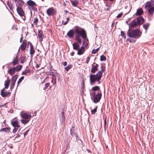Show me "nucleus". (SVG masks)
Segmentation results:
<instances>
[{"label": "nucleus", "instance_id": "obj_1", "mask_svg": "<svg viewBox=\"0 0 154 154\" xmlns=\"http://www.w3.org/2000/svg\"><path fill=\"white\" fill-rule=\"evenodd\" d=\"M103 71V67L101 66V70L99 71L96 75L91 74L90 75V81L91 85L94 84L96 82H98V84L101 83L100 80L101 79Z\"/></svg>", "mask_w": 154, "mask_h": 154}, {"label": "nucleus", "instance_id": "obj_2", "mask_svg": "<svg viewBox=\"0 0 154 154\" xmlns=\"http://www.w3.org/2000/svg\"><path fill=\"white\" fill-rule=\"evenodd\" d=\"M127 34L128 36L130 38L137 39L141 36L142 32L138 29H129L127 32Z\"/></svg>", "mask_w": 154, "mask_h": 154}, {"label": "nucleus", "instance_id": "obj_3", "mask_svg": "<svg viewBox=\"0 0 154 154\" xmlns=\"http://www.w3.org/2000/svg\"><path fill=\"white\" fill-rule=\"evenodd\" d=\"M75 32L76 35L75 39L79 43H81L82 42L80 38V36H81L83 39L87 38L86 33L84 29H82L80 31L78 29H76L75 30Z\"/></svg>", "mask_w": 154, "mask_h": 154}, {"label": "nucleus", "instance_id": "obj_4", "mask_svg": "<svg viewBox=\"0 0 154 154\" xmlns=\"http://www.w3.org/2000/svg\"><path fill=\"white\" fill-rule=\"evenodd\" d=\"M101 97L102 94L101 93H98L97 94H95V93H94L93 95V102L95 103L99 102L101 98Z\"/></svg>", "mask_w": 154, "mask_h": 154}, {"label": "nucleus", "instance_id": "obj_5", "mask_svg": "<svg viewBox=\"0 0 154 154\" xmlns=\"http://www.w3.org/2000/svg\"><path fill=\"white\" fill-rule=\"evenodd\" d=\"M129 25V29H133L136 28L138 26L137 24V23L136 20H134L130 22Z\"/></svg>", "mask_w": 154, "mask_h": 154}, {"label": "nucleus", "instance_id": "obj_6", "mask_svg": "<svg viewBox=\"0 0 154 154\" xmlns=\"http://www.w3.org/2000/svg\"><path fill=\"white\" fill-rule=\"evenodd\" d=\"M47 14L48 16H53L56 12V10L53 7L50 8L46 11Z\"/></svg>", "mask_w": 154, "mask_h": 154}, {"label": "nucleus", "instance_id": "obj_7", "mask_svg": "<svg viewBox=\"0 0 154 154\" xmlns=\"http://www.w3.org/2000/svg\"><path fill=\"white\" fill-rule=\"evenodd\" d=\"M92 68L91 70V72L93 74H94L98 70V67L99 65L94 62L91 65Z\"/></svg>", "mask_w": 154, "mask_h": 154}, {"label": "nucleus", "instance_id": "obj_8", "mask_svg": "<svg viewBox=\"0 0 154 154\" xmlns=\"http://www.w3.org/2000/svg\"><path fill=\"white\" fill-rule=\"evenodd\" d=\"M15 2H16V5L17 8L18 7H22L24 5V2L23 0H14Z\"/></svg>", "mask_w": 154, "mask_h": 154}, {"label": "nucleus", "instance_id": "obj_9", "mask_svg": "<svg viewBox=\"0 0 154 154\" xmlns=\"http://www.w3.org/2000/svg\"><path fill=\"white\" fill-rule=\"evenodd\" d=\"M136 19L137 24L139 26L144 22V19L142 16H139L137 17Z\"/></svg>", "mask_w": 154, "mask_h": 154}, {"label": "nucleus", "instance_id": "obj_10", "mask_svg": "<svg viewBox=\"0 0 154 154\" xmlns=\"http://www.w3.org/2000/svg\"><path fill=\"white\" fill-rule=\"evenodd\" d=\"M21 117L24 119L30 120L32 116L31 114L27 113H24L21 115Z\"/></svg>", "mask_w": 154, "mask_h": 154}, {"label": "nucleus", "instance_id": "obj_11", "mask_svg": "<svg viewBox=\"0 0 154 154\" xmlns=\"http://www.w3.org/2000/svg\"><path fill=\"white\" fill-rule=\"evenodd\" d=\"M17 11L18 14L21 17L24 16V12L21 7H17Z\"/></svg>", "mask_w": 154, "mask_h": 154}, {"label": "nucleus", "instance_id": "obj_12", "mask_svg": "<svg viewBox=\"0 0 154 154\" xmlns=\"http://www.w3.org/2000/svg\"><path fill=\"white\" fill-rule=\"evenodd\" d=\"M153 1V0H151L149 2H146L145 6V7L149 8L154 6V3L152 2Z\"/></svg>", "mask_w": 154, "mask_h": 154}, {"label": "nucleus", "instance_id": "obj_13", "mask_svg": "<svg viewBox=\"0 0 154 154\" xmlns=\"http://www.w3.org/2000/svg\"><path fill=\"white\" fill-rule=\"evenodd\" d=\"M37 5L36 4H35V5H32L28 6V8H29V10H30L31 11V10H32L35 11H37Z\"/></svg>", "mask_w": 154, "mask_h": 154}, {"label": "nucleus", "instance_id": "obj_14", "mask_svg": "<svg viewBox=\"0 0 154 154\" xmlns=\"http://www.w3.org/2000/svg\"><path fill=\"white\" fill-rule=\"evenodd\" d=\"M85 51V47L82 46L81 48L78 50L77 54L79 55H81L83 54Z\"/></svg>", "mask_w": 154, "mask_h": 154}, {"label": "nucleus", "instance_id": "obj_15", "mask_svg": "<svg viewBox=\"0 0 154 154\" xmlns=\"http://www.w3.org/2000/svg\"><path fill=\"white\" fill-rule=\"evenodd\" d=\"M43 31L42 30H38V37L39 38V41L41 42L43 40Z\"/></svg>", "mask_w": 154, "mask_h": 154}, {"label": "nucleus", "instance_id": "obj_16", "mask_svg": "<svg viewBox=\"0 0 154 154\" xmlns=\"http://www.w3.org/2000/svg\"><path fill=\"white\" fill-rule=\"evenodd\" d=\"M27 44L24 41L22 44L21 45L19 49H20L22 51H23L25 50L26 48ZM20 49H19L18 51H19Z\"/></svg>", "mask_w": 154, "mask_h": 154}, {"label": "nucleus", "instance_id": "obj_17", "mask_svg": "<svg viewBox=\"0 0 154 154\" xmlns=\"http://www.w3.org/2000/svg\"><path fill=\"white\" fill-rule=\"evenodd\" d=\"M11 92L9 91L5 92L3 91V90H2L1 91V94L3 97H7L8 95L11 94Z\"/></svg>", "mask_w": 154, "mask_h": 154}, {"label": "nucleus", "instance_id": "obj_18", "mask_svg": "<svg viewBox=\"0 0 154 154\" xmlns=\"http://www.w3.org/2000/svg\"><path fill=\"white\" fill-rule=\"evenodd\" d=\"M74 33L72 30H70L67 34V36L70 38H72L73 37Z\"/></svg>", "mask_w": 154, "mask_h": 154}, {"label": "nucleus", "instance_id": "obj_19", "mask_svg": "<svg viewBox=\"0 0 154 154\" xmlns=\"http://www.w3.org/2000/svg\"><path fill=\"white\" fill-rule=\"evenodd\" d=\"M12 125L14 128L20 127V125L18 124V122L17 121H15L11 122Z\"/></svg>", "mask_w": 154, "mask_h": 154}, {"label": "nucleus", "instance_id": "obj_20", "mask_svg": "<svg viewBox=\"0 0 154 154\" xmlns=\"http://www.w3.org/2000/svg\"><path fill=\"white\" fill-rule=\"evenodd\" d=\"M73 49L75 50H78L79 48V45L76 42H74L73 44Z\"/></svg>", "mask_w": 154, "mask_h": 154}, {"label": "nucleus", "instance_id": "obj_21", "mask_svg": "<svg viewBox=\"0 0 154 154\" xmlns=\"http://www.w3.org/2000/svg\"><path fill=\"white\" fill-rule=\"evenodd\" d=\"M14 67L10 68L8 71V72L11 75H12L15 72V71Z\"/></svg>", "mask_w": 154, "mask_h": 154}, {"label": "nucleus", "instance_id": "obj_22", "mask_svg": "<svg viewBox=\"0 0 154 154\" xmlns=\"http://www.w3.org/2000/svg\"><path fill=\"white\" fill-rule=\"evenodd\" d=\"M7 5L9 8L12 11H13V10L14 9V8L13 6V5L11 3V2H8Z\"/></svg>", "mask_w": 154, "mask_h": 154}, {"label": "nucleus", "instance_id": "obj_23", "mask_svg": "<svg viewBox=\"0 0 154 154\" xmlns=\"http://www.w3.org/2000/svg\"><path fill=\"white\" fill-rule=\"evenodd\" d=\"M143 11L142 8L138 9L137 10L136 13V15H140L143 14Z\"/></svg>", "mask_w": 154, "mask_h": 154}, {"label": "nucleus", "instance_id": "obj_24", "mask_svg": "<svg viewBox=\"0 0 154 154\" xmlns=\"http://www.w3.org/2000/svg\"><path fill=\"white\" fill-rule=\"evenodd\" d=\"M62 116L60 117V120L62 123L64 122L65 120V117L64 115V112H62L61 113Z\"/></svg>", "mask_w": 154, "mask_h": 154}, {"label": "nucleus", "instance_id": "obj_25", "mask_svg": "<svg viewBox=\"0 0 154 154\" xmlns=\"http://www.w3.org/2000/svg\"><path fill=\"white\" fill-rule=\"evenodd\" d=\"M10 82V80L9 79H8L5 81L4 85L5 88L8 89V88Z\"/></svg>", "mask_w": 154, "mask_h": 154}, {"label": "nucleus", "instance_id": "obj_26", "mask_svg": "<svg viewBox=\"0 0 154 154\" xmlns=\"http://www.w3.org/2000/svg\"><path fill=\"white\" fill-rule=\"evenodd\" d=\"M17 75H15L13 76L11 79V81L12 83H15L17 78Z\"/></svg>", "mask_w": 154, "mask_h": 154}, {"label": "nucleus", "instance_id": "obj_27", "mask_svg": "<svg viewBox=\"0 0 154 154\" xmlns=\"http://www.w3.org/2000/svg\"><path fill=\"white\" fill-rule=\"evenodd\" d=\"M87 42H88V39L87 38H86L84 39L83 42V45H85V47L87 48L88 47V43Z\"/></svg>", "mask_w": 154, "mask_h": 154}, {"label": "nucleus", "instance_id": "obj_28", "mask_svg": "<svg viewBox=\"0 0 154 154\" xmlns=\"http://www.w3.org/2000/svg\"><path fill=\"white\" fill-rule=\"evenodd\" d=\"M27 4L28 6H29L32 5H35V4H36V3L32 0H29L27 2Z\"/></svg>", "mask_w": 154, "mask_h": 154}, {"label": "nucleus", "instance_id": "obj_29", "mask_svg": "<svg viewBox=\"0 0 154 154\" xmlns=\"http://www.w3.org/2000/svg\"><path fill=\"white\" fill-rule=\"evenodd\" d=\"M35 52V50L33 46L30 47V54L32 55H33Z\"/></svg>", "mask_w": 154, "mask_h": 154}, {"label": "nucleus", "instance_id": "obj_30", "mask_svg": "<svg viewBox=\"0 0 154 154\" xmlns=\"http://www.w3.org/2000/svg\"><path fill=\"white\" fill-rule=\"evenodd\" d=\"M10 130V128H3L1 129V131H4L5 132L8 133L9 132Z\"/></svg>", "mask_w": 154, "mask_h": 154}, {"label": "nucleus", "instance_id": "obj_31", "mask_svg": "<svg viewBox=\"0 0 154 154\" xmlns=\"http://www.w3.org/2000/svg\"><path fill=\"white\" fill-rule=\"evenodd\" d=\"M72 17L71 15H69L66 18V21L65 22H64L63 20L62 21V23H63V25H65L68 22V21L69 20V19Z\"/></svg>", "mask_w": 154, "mask_h": 154}, {"label": "nucleus", "instance_id": "obj_32", "mask_svg": "<svg viewBox=\"0 0 154 154\" xmlns=\"http://www.w3.org/2000/svg\"><path fill=\"white\" fill-rule=\"evenodd\" d=\"M148 12L150 14L152 15L154 13V7L149 8Z\"/></svg>", "mask_w": 154, "mask_h": 154}, {"label": "nucleus", "instance_id": "obj_33", "mask_svg": "<svg viewBox=\"0 0 154 154\" xmlns=\"http://www.w3.org/2000/svg\"><path fill=\"white\" fill-rule=\"evenodd\" d=\"M12 63H13L14 65H15L18 63V57L17 56H16V57L13 60V62H12Z\"/></svg>", "mask_w": 154, "mask_h": 154}, {"label": "nucleus", "instance_id": "obj_34", "mask_svg": "<svg viewBox=\"0 0 154 154\" xmlns=\"http://www.w3.org/2000/svg\"><path fill=\"white\" fill-rule=\"evenodd\" d=\"M22 67V66L21 65H18L16 67H14V68H15L14 69L15 71H19L21 69V68Z\"/></svg>", "mask_w": 154, "mask_h": 154}, {"label": "nucleus", "instance_id": "obj_35", "mask_svg": "<svg viewBox=\"0 0 154 154\" xmlns=\"http://www.w3.org/2000/svg\"><path fill=\"white\" fill-rule=\"evenodd\" d=\"M73 6L74 7H76L79 3L78 1L77 0H75L71 2Z\"/></svg>", "mask_w": 154, "mask_h": 154}, {"label": "nucleus", "instance_id": "obj_36", "mask_svg": "<svg viewBox=\"0 0 154 154\" xmlns=\"http://www.w3.org/2000/svg\"><path fill=\"white\" fill-rule=\"evenodd\" d=\"M92 90L93 91H99L100 90V88L99 87L96 86L93 87L92 88Z\"/></svg>", "mask_w": 154, "mask_h": 154}, {"label": "nucleus", "instance_id": "obj_37", "mask_svg": "<svg viewBox=\"0 0 154 154\" xmlns=\"http://www.w3.org/2000/svg\"><path fill=\"white\" fill-rule=\"evenodd\" d=\"M29 121V119H22L21 120V122L24 124H26L27 123H28Z\"/></svg>", "mask_w": 154, "mask_h": 154}, {"label": "nucleus", "instance_id": "obj_38", "mask_svg": "<svg viewBox=\"0 0 154 154\" xmlns=\"http://www.w3.org/2000/svg\"><path fill=\"white\" fill-rule=\"evenodd\" d=\"M24 79V77L23 76H22L21 77V78L18 80L17 82V87L19 85L21 82Z\"/></svg>", "mask_w": 154, "mask_h": 154}, {"label": "nucleus", "instance_id": "obj_39", "mask_svg": "<svg viewBox=\"0 0 154 154\" xmlns=\"http://www.w3.org/2000/svg\"><path fill=\"white\" fill-rule=\"evenodd\" d=\"M70 134L72 136H75L76 138L77 137V136L76 134V133L74 132H73L70 129Z\"/></svg>", "mask_w": 154, "mask_h": 154}, {"label": "nucleus", "instance_id": "obj_40", "mask_svg": "<svg viewBox=\"0 0 154 154\" xmlns=\"http://www.w3.org/2000/svg\"><path fill=\"white\" fill-rule=\"evenodd\" d=\"M149 25V24H148V23H146V24H144L143 25V27L146 31L147 30V29H148Z\"/></svg>", "mask_w": 154, "mask_h": 154}, {"label": "nucleus", "instance_id": "obj_41", "mask_svg": "<svg viewBox=\"0 0 154 154\" xmlns=\"http://www.w3.org/2000/svg\"><path fill=\"white\" fill-rule=\"evenodd\" d=\"M106 59V57L103 55H102L100 57V60L101 61L105 60Z\"/></svg>", "mask_w": 154, "mask_h": 154}, {"label": "nucleus", "instance_id": "obj_42", "mask_svg": "<svg viewBox=\"0 0 154 154\" xmlns=\"http://www.w3.org/2000/svg\"><path fill=\"white\" fill-rule=\"evenodd\" d=\"M99 49V48H98L96 49H93L92 51V54H95L96 53L97 51H98Z\"/></svg>", "mask_w": 154, "mask_h": 154}, {"label": "nucleus", "instance_id": "obj_43", "mask_svg": "<svg viewBox=\"0 0 154 154\" xmlns=\"http://www.w3.org/2000/svg\"><path fill=\"white\" fill-rule=\"evenodd\" d=\"M30 72V70L29 69L25 70L23 71L22 73V75H26L27 73H28Z\"/></svg>", "mask_w": 154, "mask_h": 154}, {"label": "nucleus", "instance_id": "obj_44", "mask_svg": "<svg viewBox=\"0 0 154 154\" xmlns=\"http://www.w3.org/2000/svg\"><path fill=\"white\" fill-rule=\"evenodd\" d=\"M72 67L71 65H68L65 68V70L66 71L69 70Z\"/></svg>", "mask_w": 154, "mask_h": 154}, {"label": "nucleus", "instance_id": "obj_45", "mask_svg": "<svg viewBox=\"0 0 154 154\" xmlns=\"http://www.w3.org/2000/svg\"><path fill=\"white\" fill-rule=\"evenodd\" d=\"M38 19L37 18H35L34 19L33 23L36 26H37V23L38 22Z\"/></svg>", "mask_w": 154, "mask_h": 154}, {"label": "nucleus", "instance_id": "obj_46", "mask_svg": "<svg viewBox=\"0 0 154 154\" xmlns=\"http://www.w3.org/2000/svg\"><path fill=\"white\" fill-rule=\"evenodd\" d=\"M50 84V83H46L45 84V86L43 88L44 90H45L47 89L48 88V87L49 86Z\"/></svg>", "mask_w": 154, "mask_h": 154}, {"label": "nucleus", "instance_id": "obj_47", "mask_svg": "<svg viewBox=\"0 0 154 154\" xmlns=\"http://www.w3.org/2000/svg\"><path fill=\"white\" fill-rule=\"evenodd\" d=\"M25 60V57L23 56L21 58V63H23Z\"/></svg>", "mask_w": 154, "mask_h": 154}, {"label": "nucleus", "instance_id": "obj_48", "mask_svg": "<svg viewBox=\"0 0 154 154\" xmlns=\"http://www.w3.org/2000/svg\"><path fill=\"white\" fill-rule=\"evenodd\" d=\"M97 107H96L93 110H91V112L92 114H94L97 111Z\"/></svg>", "mask_w": 154, "mask_h": 154}, {"label": "nucleus", "instance_id": "obj_49", "mask_svg": "<svg viewBox=\"0 0 154 154\" xmlns=\"http://www.w3.org/2000/svg\"><path fill=\"white\" fill-rule=\"evenodd\" d=\"M15 83H12L11 85L10 89L12 90L13 89L15 86Z\"/></svg>", "mask_w": 154, "mask_h": 154}, {"label": "nucleus", "instance_id": "obj_50", "mask_svg": "<svg viewBox=\"0 0 154 154\" xmlns=\"http://www.w3.org/2000/svg\"><path fill=\"white\" fill-rule=\"evenodd\" d=\"M122 15V13H121L119 14L116 17L117 18H119L121 17Z\"/></svg>", "mask_w": 154, "mask_h": 154}, {"label": "nucleus", "instance_id": "obj_51", "mask_svg": "<svg viewBox=\"0 0 154 154\" xmlns=\"http://www.w3.org/2000/svg\"><path fill=\"white\" fill-rule=\"evenodd\" d=\"M90 58L89 57H88L87 58V59H86V63L88 64V63H89V60H90Z\"/></svg>", "mask_w": 154, "mask_h": 154}, {"label": "nucleus", "instance_id": "obj_52", "mask_svg": "<svg viewBox=\"0 0 154 154\" xmlns=\"http://www.w3.org/2000/svg\"><path fill=\"white\" fill-rule=\"evenodd\" d=\"M85 88V86H84V82L82 83V86L81 89H82V91L83 92V90Z\"/></svg>", "mask_w": 154, "mask_h": 154}, {"label": "nucleus", "instance_id": "obj_53", "mask_svg": "<svg viewBox=\"0 0 154 154\" xmlns=\"http://www.w3.org/2000/svg\"><path fill=\"white\" fill-rule=\"evenodd\" d=\"M29 131V130H28L27 131H26V132H24V137L28 133Z\"/></svg>", "mask_w": 154, "mask_h": 154}, {"label": "nucleus", "instance_id": "obj_54", "mask_svg": "<svg viewBox=\"0 0 154 154\" xmlns=\"http://www.w3.org/2000/svg\"><path fill=\"white\" fill-rule=\"evenodd\" d=\"M18 128H14V129L13 130V132L14 134L17 131Z\"/></svg>", "mask_w": 154, "mask_h": 154}, {"label": "nucleus", "instance_id": "obj_55", "mask_svg": "<svg viewBox=\"0 0 154 154\" xmlns=\"http://www.w3.org/2000/svg\"><path fill=\"white\" fill-rule=\"evenodd\" d=\"M128 40H129V42H134V43L135 41H136V40H131V39H128V38L127 39Z\"/></svg>", "mask_w": 154, "mask_h": 154}, {"label": "nucleus", "instance_id": "obj_56", "mask_svg": "<svg viewBox=\"0 0 154 154\" xmlns=\"http://www.w3.org/2000/svg\"><path fill=\"white\" fill-rule=\"evenodd\" d=\"M121 35L122 36H124L125 35V33L123 31H121Z\"/></svg>", "mask_w": 154, "mask_h": 154}, {"label": "nucleus", "instance_id": "obj_57", "mask_svg": "<svg viewBox=\"0 0 154 154\" xmlns=\"http://www.w3.org/2000/svg\"><path fill=\"white\" fill-rule=\"evenodd\" d=\"M67 62H66V61H65L63 63V64L64 66H66V65H67Z\"/></svg>", "mask_w": 154, "mask_h": 154}, {"label": "nucleus", "instance_id": "obj_58", "mask_svg": "<svg viewBox=\"0 0 154 154\" xmlns=\"http://www.w3.org/2000/svg\"><path fill=\"white\" fill-rule=\"evenodd\" d=\"M23 38V37H22V35L21 37V38L20 39V43L22 42Z\"/></svg>", "mask_w": 154, "mask_h": 154}, {"label": "nucleus", "instance_id": "obj_59", "mask_svg": "<svg viewBox=\"0 0 154 154\" xmlns=\"http://www.w3.org/2000/svg\"><path fill=\"white\" fill-rule=\"evenodd\" d=\"M52 79H56V77L55 75H54V76H53Z\"/></svg>", "mask_w": 154, "mask_h": 154}, {"label": "nucleus", "instance_id": "obj_60", "mask_svg": "<svg viewBox=\"0 0 154 154\" xmlns=\"http://www.w3.org/2000/svg\"><path fill=\"white\" fill-rule=\"evenodd\" d=\"M29 45H30V47H31V46H33L31 43L29 42Z\"/></svg>", "mask_w": 154, "mask_h": 154}, {"label": "nucleus", "instance_id": "obj_61", "mask_svg": "<svg viewBox=\"0 0 154 154\" xmlns=\"http://www.w3.org/2000/svg\"><path fill=\"white\" fill-rule=\"evenodd\" d=\"M64 12L66 13V14H67V13H69V11H66V10H65L64 11Z\"/></svg>", "mask_w": 154, "mask_h": 154}, {"label": "nucleus", "instance_id": "obj_62", "mask_svg": "<svg viewBox=\"0 0 154 154\" xmlns=\"http://www.w3.org/2000/svg\"><path fill=\"white\" fill-rule=\"evenodd\" d=\"M50 75H52V76H54V74L53 73H51L50 74Z\"/></svg>", "mask_w": 154, "mask_h": 154}, {"label": "nucleus", "instance_id": "obj_63", "mask_svg": "<svg viewBox=\"0 0 154 154\" xmlns=\"http://www.w3.org/2000/svg\"><path fill=\"white\" fill-rule=\"evenodd\" d=\"M74 53L73 52H72V53H71V55L72 56L73 55H74Z\"/></svg>", "mask_w": 154, "mask_h": 154}, {"label": "nucleus", "instance_id": "obj_64", "mask_svg": "<svg viewBox=\"0 0 154 154\" xmlns=\"http://www.w3.org/2000/svg\"><path fill=\"white\" fill-rule=\"evenodd\" d=\"M3 105H0V108H2V107L3 106Z\"/></svg>", "mask_w": 154, "mask_h": 154}]
</instances>
